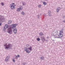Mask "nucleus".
<instances>
[{
	"instance_id": "nucleus-1",
	"label": "nucleus",
	"mask_w": 65,
	"mask_h": 65,
	"mask_svg": "<svg viewBox=\"0 0 65 65\" xmlns=\"http://www.w3.org/2000/svg\"><path fill=\"white\" fill-rule=\"evenodd\" d=\"M26 47H28V48L25 47L24 48V51L26 52L27 53L29 54L30 53V51H31L32 50V47L30 46V45L28 44H27L26 45Z\"/></svg>"
},
{
	"instance_id": "nucleus-2",
	"label": "nucleus",
	"mask_w": 65,
	"mask_h": 65,
	"mask_svg": "<svg viewBox=\"0 0 65 65\" xmlns=\"http://www.w3.org/2000/svg\"><path fill=\"white\" fill-rule=\"evenodd\" d=\"M63 36V30L62 29L59 31V32L58 34V35H56L55 37L56 38H61Z\"/></svg>"
},
{
	"instance_id": "nucleus-3",
	"label": "nucleus",
	"mask_w": 65,
	"mask_h": 65,
	"mask_svg": "<svg viewBox=\"0 0 65 65\" xmlns=\"http://www.w3.org/2000/svg\"><path fill=\"white\" fill-rule=\"evenodd\" d=\"M15 6L16 5L14 4V3H13L10 4V7L12 9H14L15 8Z\"/></svg>"
},
{
	"instance_id": "nucleus-4",
	"label": "nucleus",
	"mask_w": 65,
	"mask_h": 65,
	"mask_svg": "<svg viewBox=\"0 0 65 65\" xmlns=\"http://www.w3.org/2000/svg\"><path fill=\"white\" fill-rule=\"evenodd\" d=\"M7 32L9 33L10 34H12V31L11 27H9L8 28Z\"/></svg>"
},
{
	"instance_id": "nucleus-5",
	"label": "nucleus",
	"mask_w": 65,
	"mask_h": 65,
	"mask_svg": "<svg viewBox=\"0 0 65 65\" xmlns=\"http://www.w3.org/2000/svg\"><path fill=\"white\" fill-rule=\"evenodd\" d=\"M7 44H6L4 45V46H6V47L5 48V49L9 48L10 47V46H11V45L10 44H9L8 45H7Z\"/></svg>"
},
{
	"instance_id": "nucleus-6",
	"label": "nucleus",
	"mask_w": 65,
	"mask_h": 65,
	"mask_svg": "<svg viewBox=\"0 0 65 65\" xmlns=\"http://www.w3.org/2000/svg\"><path fill=\"white\" fill-rule=\"evenodd\" d=\"M13 30L14 32V33L15 34L16 33H17V29L16 28H14L13 27Z\"/></svg>"
},
{
	"instance_id": "nucleus-7",
	"label": "nucleus",
	"mask_w": 65,
	"mask_h": 65,
	"mask_svg": "<svg viewBox=\"0 0 65 65\" xmlns=\"http://www.w3.org/2000/svg\"><path fill=\"white\" fill-rule=\"evenodd\" d=\"M9 59V57L8 56H7L5 59V61H6V62L8 61Z\"/></svg>"
},
{
	"instance_id": "nucleus-8",
	"label": "nucleus",
	"mask_w": 65,
	"mask_h": 65,
	"mask_svg": "<svg viewBox=\"0 0 65 65\" xmlns=\"http://www.w3.org/2000/svg\"><path fill=\"white\" fill-rule=\"evenodd\" d=\"M12 26V29L13 28H15V27L17 26V24H13L11 25Z\"/></svg>"
},
{
	"instance_id": "nucleus-9",
	"label": "nucleus",
	"mask_w": 65,
	"mask_h": 65,
	"mask_svg": "<svg viewBox=\"0 0 65 65\" xmlns=\"http://www.w3.org/2000/svg\"><path fill=\"white\" fill-rule=\"evenodd\" d=\"M8 26L7 25H6L4 27V28L5 29H7V28H8Z\"/></svg>"
},
{
	"instance_id": "nucleus-10",
	"label": "nucleus",
	"mask_w": 65,
	"mask_h": 65,
	"mask_svg": "<svg viewBox=\"0 0 65 65\" xmlns=\"http://www.w3.org/2000/svg\"><path fill=\"white\" fill-rule=\"evenodd\" d=\"M51 11H49L48 12V14L49 16H51Z\"/></svg>"
},
{
	"instance_id": "nucleus-11",
	"label": "nucleus",
	"mask_w": 65,
	"mask_h": 65,
	"mask_svg": "<svg viewBox=\"0 0 65 65\" xmlns=\"http://www.w3.org/2000/svg\"><path fill=\"white\" fill-rule=\"evenodd\" d=\"M21 9V8H18L17 9V11H20V10Z\"/></svg>"
},
{
	"instance_id": "nucleus-12",
	"label": "nucleus",
	"mask_w": 65,
	"mask_h": 65,
	"mask_svg": "<svg viewBox=\"0 0 65 65\" xmlns=\"http://www.w3.org/2000/svg\"><path fill=\"white\" fill-rule=\"evenodd\" d=\"M12 23V22L11 21H9L8 22V24H11Z\"/></svg>"
},
{
	"instance_id": "nucleus-13",
	"label": "nucleus",
	"mask_w": 65,
	"mask_h": 65,
	"mask_svg": "<svg viewBox=\"0 0 65 65\" xmlns=\"http://www.w3.org/2000/svg\"><path fill=\"white\" fill-rule=\"evenodd\" d=\"M39 35L40 36H42V35H43V34H42V32L40 33L39 34Z\"/></svg>"
},
{
	"instance_id": "nucleus-14",
	"label": "nucleus",
	"mask_w": 65,
	"mask_h": 65,
	"mask_svg": "<svg viewBox=\"0 0 65 65\" xmlns=\"http://www.w3.org/2000/svg\"><path fill=\"white\" fill-rule=\"evenodd\" d=\"M59 10H60L58 9V8H57V12H59Z\"/></svg>"
},
{
	"instance_id": "nucleus-15",
	"label": "nucleus",
	"mask_w": 65,
	"mask_h": 65,
	"mask_svg": "<svg viewBox=\"0 0 65 65\" xmlns=\"http://www.w3.org/2000/svg\"><path fill=\"white\" fill-rule=\"evenodd\" d=\"M43 4H44V5H46V2H44L43 3Z\"/></svg>"
},
{
	"instance_id": "nucleus-16",
	"label": "nucleus",
	"mask_w": 65,
	"mask_h": 65,
	"mask_svg": "<svg viewBox=\"0 0 65 65\" xmlns=\"http://www.w3.org/2000/svg\"><path fill=\"white\" fill-rule=\"evenodd\" d=\"M43 59H44V57H42L40 58V59L41 60H43Z\"/></svg>"
},
{
	"instance_id": "nucleus-17",
	"label": "nucleus",
	"mask_w": 65,
	"mask_h": 65,
	"mask_svg": "<svg viewBox=\"0 0 65 65\" xmlns=\"http://www.w3.org/2000/svg\"><path fill=\"white\" fill-rule=\"evenodd\" d=\"M37 40H38V41H39L40 40V39H39V38H37Z\"/></svg>"
},
{
	"instance_id": "nucleus-18",
	"label": "nucleus",
	"mask_w": 65,
	"mask_h": 65,
	"mask_svg": "<svg viewBox=\"0 0 65 65\" xmlns=\"http://www.w3.org/2000/svg\"><path fill=\"white\" fill-rule=\"evenodd\" d=\"M42 40L43 41H45V39L44 38H43L42 39Z\"/></svg>"
},
{
	"instance_id": "nucleus-19",
	"label": "nucleus",
	"mask_w": 65,
	"mask_h": 65,
	"mask_svg": "<svg viewBox=\"0 0 65 65\" xmlns=\"http://www.w3.org/2000/svg\"><path fill=\"white\" fill-rule=\"evenodd\" d=\"M1 4L2 5V6H3V5H4V3H2Z\"/></svg>"
},
{
	"instance_id": "nucleus-20",
	"label": "nucleus",
	"mask_w": 65,
	"mask_h": 65,
	"mask_svg": "<svg viewBox=\"0 0 65 65\" xmlns=\"http://www.w3.org/2000/svg\"><path fill=\"white\" fill-rule=\"evenodd\" d=\"M3 20V18H0V21H1Z\"/></svg>"
},
{
	"instance_id": "nucleus-21",
	"label": "nucleus",
	"mask_w": 65,
	"mask_h": 65,
	"mask_svg": "<svg viewBox=\"0 0 65 65\" xmlns=\"http://www.w3.org/2000/svg\"><path fill=\"white\" fill-rule=\"evenodd\" d=\"M41 5H39L38 7H41Z\"/></svg>"
},
{
	"instance_id": "nucleus-22",
	"label": "nucleus",
	"mask_w": 65,
	"mask_h": 65,
	"mask_svg": "<svg viewBox=\"0 0 65 65\" xmlns=\"http://www.w3.org/2000/svg\"><path fill=\"white\" fill-rule=\"evenodd\" d=\"M22 14H24V12H22Z\"/></svg>"
},
{
	"instance_id": "nucleus-23",
	"label": "nucleus",
	"mask_w": 65,
	"mask_h": 65,
	"mask_svg": "<svg viewBox=\"0 0 65 65\" xmlns=\"http://www.w3.org/2000/svg\"><path fill=\"white\" fill-rule=\"evenodd\" d=\"M13 61L14 62H15V60H14V59H13Z\"/></svg>"
},
{
	"instance_id": "nucleus-24",
	"label": "nucleus",
	"mask_w": 65,
	"mask_h": 65,
	"mask_svg": "<svg viewBox=\"0 0 65 65\" xmlns=\"http://www.w3.org/2000/svg\"><path fill=\"white\" fill-rule=\"evenodd\" d=\"M15 58L16 59H18V57H17V56H15Z\"/></svg>"
},
{
	"instance_id": "nucleus-25",
	"label": "nucleus",
	"mask_w": 65,
	"mask_h": 65,
	"mask_svg": "<svg viewBox=\"0 0 65 65\" xmlns=\"http://www.w3.org/2000/svg\"><path fill=\"white\" fill-rule=\"evenodd\" d=\"M18 57H20V55H18Z\"/></svg>"
},
{
	"instance_id": "nucleus-26",
	"label": "nucleus",
	"mask_w": 65,
	"mask_h": 65,
	"mask_svg": "<svg viewBox=\"0 0 65 65\" xmlns=\"http://www.w3.org/2000/svg\"><path fill=\"white\" fill-rule=\"evenodd\" d=\"M63 22H64V23H65V20H64L63 21Z\"/></svg>"
},
{
	"instance_id": "nucleus-27",
	"label": "nucleus",
	"mask_w": 65,
	"mask_h": 65,
	"mask_svg": "<svg viewBox=\"0 0 65 65\" xmlns=\"http://www.w3.org/2000/svg\"><path fill=\"white\" fill-rule=\"evenodd\" d=\"M1 24H2L1 23H0V26H1Z\"/></svg>"
}]
</instances>
